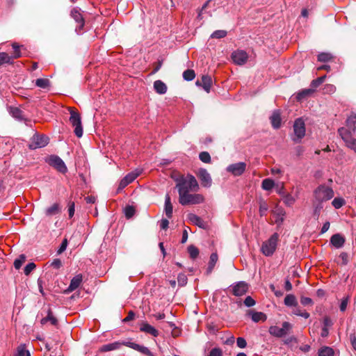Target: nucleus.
Returning <instances> with one entry per match:
<instances>
[{
	"label": "nucleus",
	"instance_id": "nucleus-1",
	"mask_svg": "<svg viewBox=\"0 0 356 356\" xmlns=\"http://www.w3.org/2000/svg\"><path fill=\"white\" fill-rule=\"evenodd\" d=\"M176 188L178 189L179 196L190 191H197L199 190V184L195 177L188 174L186 177H181L177 181Z\"/></svg>",
	"mask_w": 356,
	"mask_h": 356
},
{
	"label": "nucleus",
	"instance_id": "nucleus-2",
	"mask_svg": "<svg viewBox=\"0 0 356 356\" xmlns=\"http://www.w3.org/2000/svg\"><path fill=\"white\" fill-rule=\"evenodd\" d=\"M334 195V193L332 188L324 184L318 186L314 192L315 201L322 203L331 200Z\"/></svg>",
	"mask_w": 356,
	"mask_h": 356
},
{
	"label": "nucleus",
	"instance_id": "nucleus-3",
	"mask_svg": "<svg viewBox=\"0 0 356 356\" xmlns=\"http://www.w3.org/2000/svg\"><path fill=\"white\" fill-rule=\"evenodd\" d=\"M279 240V234L274 233L267 241H264L261 245V252L266 257H270L275 252Z\"/></svg>",
	"mask_w": 356,
	"mask_h": 356
},
{
	"label": "nucleus",
	"instance_id": "nucleus-4",
	"mask_svg": "<svg viewBox=\"0 0 356 356\" xmlns=\"http://www.w3.org/2000/svg\"><path fill=\"white\" fill-rule=\"evenodd\" d=\"M293 128L294 136L292 137V140L296 143H298L305 137L306 132L305 123L303 118H297L293 123Z\"/></svg>",
	"mask_w": 356,
	"mask_h": 356
},
{
	"label": "nucleus",
	"instance_id": "nucleus-5",
	"mask_svg": "<svg viewBox=\"0 0 356 356\" xmlns=\"http://www.w3.org/2000/svg\"><path fill=\"white\" fill-rule=\"evenodd\" d=\"M204 197L201 194L184 193L179 196V202L181 205L197 204L204 202Z\"/></svg>",
	"mask_w": 356,
	"mask_h": 356
},
{
	"label": "nucleus",
	"instance_id": "nucleus-6",
	"mask_svg": "<svg viewBox=\"0 0 356 356\" xmlns=\"http://www.w3.org/2000/svg\"><path fill=\"white\" fill-rule=\"evenodd\" d=\"M70 122L74 127V132L78 138L83 136V127L81 125V120L80 114L70 108Z\"/></svg>",
	"mask_w": 356,
	"mask_h": 356
},
{
	"label": "nucleus",
	"instance_id": "nucleus-7",
	"mask_svg": "<svg viewBox=\"0 0 356 356\" xmlns=\"http://www.w3.org/2000/svg\"><path fill=\"white\" fill-rule=\"evenodd\" d=\"M291 328L292 325L290 323L285 321L282 323V327H279L276 325L270 326L268 329V332L273 337L282 338L286 336Z\"/></svg>",
	"mask_w": 356,
	"mask_h": 356
},
{
	"label": "nucleus",
	"instance_id": "nucleus-8",
	"mask_svg": "<svg viewBox=\"0 0 356 356\" xmlns=\"http://www.w3.org/2000/svg\"><path fill=\"white\" fill-rule=\"evenodd\" d=\"M49 143L48 137L44 135L35 134L31 139L29 147L31 149H35L45 147Z\"/></svg>",
	"mask_w": 356,
	"mask_h": 356
},
{
	"label": "nucleus",
	"instance_id": "nucleus-9",
	"mask_svg": "<svg viewBox=\"0 0 356 356\" xmlns=\"http://www.w3.org/2000/svg\"><path fill=\"white\" fill-rule=\"evenodd\" d=\"M47 161L51 166L54 167L59 172L63 174L67 172V168L64 161L59 156L51 155L47 159Z\"/></svg>",
	"mask_w": 356,
	"mask_h": 356
},
{
	"label": "nucleus",
	"instance_id": "nucleus-10",
	"mask_svg": "<svg viewBox=\"0 0 356 356\" xmlns=\"http://www.w3.org/2000/svg\"><path fill=\"white\" fill-rule=\"evenodd\" d=\"M231 287L232 293L235 296H242L248 290V284L244 281L237 282L233 284Z\"/></svg>",
	"mask_w": 356,
	"mask_h": 356
},
{
	"label": "nucleus",
	"instance_id": "nucleus-11",
	"mask_svg": "<svg viewBox=\"0 0 356 356\" xmlns=\"http://www.w3.org/2000/svg\"><path fill=\"white\" fill-rule=\"evenodd\" d=\"M197 177L201 181V184L204 187L209 188L211 186L212 179L209 175V173L207 172V170L204 168H200L198 170V171L196 173Z\"/></svg>",
	"mask_w": 356,
	"mask_h": 356
},
{
	"label": "nucleus",
	"instance_id": "nucleus-12",
	"mask_svg": "<svg viewBox=\"0 0 356 356\" xmlns=\"http://www.w3.org/2000/svg\"><path fill=\"white\" fill-rule=\"evenodd\" d=\"M245 169L246 163L244 162H238L228 165L227 171L234 176H240L245 172Z\"/></svg>",
	"mask_w": 356,
	"mask_h": 356
},
{
	"label": "nucleus",
	"instance_id": "nucleus-13",
	"mask_svg": "<svg viewBox=\"0 0 356 356\" xmlns=\"http://www.w3.org/2000/svg\"><path fill=\"white\" fill-rule=\"evenodd\" d=\"M248 54L243 50H237L232 54L233 62L236 65H243L248 60Z\"/></svg>",
	"mask_w": 356,
	"mask_h": 356
},
{
	"label": "nucleus",
	"instance_id": "nucleus-14",
	"mask_svg": "<svg viewBox=\"0 0 356 356\" xmlns=\"http://www.w3.org/2000/svg\"><path fill=\"white\" fill-rule=\"evenodd\" d=\"M71 17L78 24V26L76 28V31L78 33H80L83 29L85 24L82 14L80 13V10L78 8H74L71 11Z\"/></svg>",
	"mask_w": 356,
	"mask_h": 356
},
{
	"label": "nucleus",
	"instance_id": "nucleus-15",
	"mask_svg": "<svg viewBox=\"0 0 356 356\" xmlns=\"http://www.w3.org/2000/svg\"><path fill=\"white\" fill-rule=\"evenodd\" d=\"M124 344L135 350H137L142 354H144L147 356H155L149 350L148 348L139 345L138 343H134V342H125Z\"/></svg>",
	"mask_w": 356,
	"mask_h": 356
},
{
	"label": "nucleus",
	"instance_id": "nucleus-16",
	"mask_svg": "<svg viewBox=\"0 0 356 356\" xmlns=\"http://www.w3.org/2000/svg\"><path fill=\"white\" fill-rule=\"evenodd\" d=\"M196 85L202 86L206 92H209L212 85V79L210 76L203 75L200 80L196 81Z\"/></svg>",
	"mask_w": 356,
	"mask_h": 356
},
{
	"label": "nucleus",
	"instance_id": "nucleus-17",
	"mask_svg": "<svg viewBox=\"0 0 356 356\" xmlns=\"http://www.w3.org/2000/svg\"><path fill=\"white\" fill-rule=\"evenodd\" d=\"M83 280V276L81 274L76 275L70 281V284L67 289L65 290V293H71L76 290L81 285Z\"/></svg>",
	"mask_w": 356,
	"mask_h": 356
},
{
	"label": "nucleus",
	"instance_id": "nucleus-18",
	"mask_svg": "<svg viewBox=\"0 0 356 356\" xmlns=\"http://www.w3.org/2000/svg\"><path fill=\"white\" fill-rule=\"evenodd\" d=\"M345 241V238L340 234H335L330 238V243L337 249L342 248Z\"/></svg>",
	"mask_w": 356,
	"mask_h": 356
},
{
	"label": "nucleus",
	"instance_id": "nucleus-19",
	"mask_svg": "<svg viewBox=\"0 0 356 356\" xmlns=\"http://www.w3.org/2000/svg\"><path fill=\"white\" fill-rule=\"evenodd\" d=\"M248 315L251 317L252 321L255 323H258L259 321L264 322L267 317L266 315L261 312H255L254 310H249L248 312Z\"/></svg>",
	"mask_w": 356,
	"mask_h": 356
},
{
	"label": "nucleus",
	"instance_id": "nucleus-20",
	"mask_svg": "<svg viewBox=\"0 0 356 356\" xmlns=\"http://www.w3.org/2000/svg\"><path fill=\"white\" fill-rule=\"evenodd\" d=\"M140 330L154 337H157L159 335V331L147 323H142L140 327Z\"/></svg>",
	"mask_w": 356,
	"mask_h": 356
},
{
	"label": "nucleus",
	"instance_id": "nucleus-21",
	"mask_svg": "<svg viewBox=\"0 0 356 356\" xmlns=\"http://www.w3.org/2000/svg\"><path fill=\"white\" fill-rule=\"evenodd\" d=\"M188 219L191 223L198 226L200 228L204 229L206 227L205 222L200 217L194 213L188 214Z\"/></svg>",
	"mask_w": 356,
	"mask_h": 356
},
{
	"label": "nucleus",
	"instance_id": "nucleus-22",
	"mask_svg": "<svg viewBox=\"0 0 356 356\" xmlns=\"http://www.w3.org/2000/svg\"><path fill=\"white\" fill-rule=\"evenodd\" d=\"M270 122L274 129H278L281 126V116L280 111H274L270 117Z\"/></svg>",
	"mask_w": 356,
	"mask_h": 356
},
{
	"label": "nucleus",
	"instance_id": "nucleus-23",
	"mask_svg": "<svg viewBox=\"0 0 356 356\" xmlns=\"http://www.w3.org/2000/svg\"><path fill=\"white\" fill-rule=\"evenodd\" d=\"M61 211V207L58 203H54L45 210L47 216H52L58 214Z\"/></svg>",
	"mask_w": 356,
	"mask_h": 356
},
{
	"label": "nucleus",
	"instance_id": "nucleus-24",
	"mask_svg": "<svg viewBox=\"0 0 356 356\" xmlns=\"http://www.w3.org/2000/svg\"><path fill=\"white\" fill-rule=\"evenodd\" d=\"M172 210H173V207H172V204L171 203L170 197V195L168 194H167L165 195V208H164V211H165L166 216L168 218H172Z\"/></svg>",
	"mask_w": 356,
	"mask_h": 356
},
{
	"label": "nucleus",
	"instance_id": "nucleus-25",
	"mask_svg": "<svg viewBox=\"0 0 356 356\" xmlns=\"http://www.w3.org/2000/svg\"><path fill=\"white\" fill-rule=\"evenodd\" d=\"M155 91L160 95H163L167 92V86L165 83L161 80L155 81L154 83Z\"/></svg>",
	"mask_w": 356,
	"mask_h": 356
},
{
	"label": "nucleus",
	"instance_id": "nucleus-26",
	"mask_svg": "<svg viewBox=\"0 0 356 356\" xmlns=\"http://www.w3.org/2000/svg\"><path fill=\"white\" fill-rule=\"evenodd\" d=\"M121 345H122V343L120 342H114V343H111L105 344L100 348V351L101 352H108V351L114 350L120 348Z\"/></svg>",
	"mask_w": 356,
	"mask_h": 356
},
{
	"label": "nucleus",
	"instance_id": "nucleus-27",
	"mask_svg": "<svg viewBox=\"0 0 356 356\" xmlns=\"http://www.w3.org/2000/svg\"><path fill=\"white\" fill-rule=\"evenodd\" d=\"M338 133L342 140L345 142H346L348 140H350L352 138L351 132L345 127H341L338 129Z\"/></svg>",
	"mask_w": 356,
	"mask_h": 356
},
{
	"label": "nucleus",
	"instance_id": "nucleus-28",
	"mask_svg": "<svg viewBox=\"0 0 356 356\" xmlns=\"http://www.w3.org/2000/svg\"><path fill=\"white\" fill-rule=\"evenodd\" d=\"M318 356H334V352L331 347L323 346L318 350Z\"/></svg>",
	"mask_w": 356,
	"mask_h": 356
},
{
	"label": "nucleus",
	"instance_id": "nucleus-29",
	"mask_svg": "<svg viewBox=\"0 0 356 356\" xmlns=\"http://www.w3.org/2000/svg\"><path fill=\"white\" fill-rule=\"evenodd\" d=\"M10 114L15 119L22 120H23V112L17 107H10L9 108Z\"/></svg>",
	"mask_w": 356,
	"mask_h": 356
},
{
	"label": "nucleus",
	"instance_id": "nucleus-30",
	"mask_svg": "<svg viewBox=\"0 0 356 356\" xmlns=\"http://www.w3.org/2000/svg\"><path fill=\"white\" fill-rule=\"evenodd\" d=\"M314 92V89H313L312 88H307V89H304L301 91H300L298 94H297V99L299 100V101H301L303 99L306 98L307 97L311 95L312 94H313Z\"/></svg>",
	"mask_w": 356,
	"mask_h": 356
},
{
	"label": "nucleus",
	"instance_id": "nucleus-31",
	"mask_svg": "<svg viewBox=\"0 0 356 356\" xmlns=\"http://www.w3.org/2000/svg\"><path fill=\"white\" fill-rule=\"evenodd\" d=\"M284 304L289 307L296 306L298 304L296 298L295 296H293V294L286 295V296L284 298Z\"/></svg>",
	"mask_w": 356,
	"mask_h": 356
},
{
	"label": "nucleus",
	"instance_id": "nucleus-32",
	"mask_svg": "<svg viewBox=\"0 0 356 356\" xmlns=\"http://www.w3.org/2000/svg\"><path fill=\"white\" fill-rule=\"evenodd\" d=\"M35 85L36 86L42 88L46 89L48 88L50 86V81L48 79H38L35 81Z\"/></svg>",
	"mask_w": 356,
	"mask_h": 356
},
{
	"label": "nucleus",
	"instance_id": "nucleus-33",
	"mask_svg": "<svg viewBox=\"0 0 356 356\" xmlns=\"http://www.w3.org/2000/svg\"><path fill=\"white\" fill-rule=\"evenodd\" d=\"M15 356H31V353L26 349V345L22 343L17 347Z\"/></svg>",
	"mask_w": 356,
	"mask_h": 356
},
{
	"label": "nucleus",
	"instance_id": "nucleus-34",
	"mask_svg": "<svg viewBox=\"0 0 356 356\" xmlns=\"http://www.w3.org/2000/svg\"><path fill=\"white\" fill-rule=\"evenodd\" d=\"M347 125L353 131H356V115L352 114L350 115L346 121Z\"/></svg>",
	"mask_w": 356,
	"mask_h": 356
},
{
	"label": "nucleus",
	"instance_id": "nucleus-35",
	"mask_svg": "<svg viewBox=\"0 0 356 356\" xmlns=\"http://www.w3.org/2000/svg\"><path fill=\"white\" fill-rule=\"evenodd\" d=\"M275 185L274 181L271 179H265L262 181L261 186L264 190L270 191Z\"/></svg>",
	"mask_w": 356,
	"mask_h": 356
},
{
	"label": "nucleus",
	"instance_id": "nucleus-36",
	"mask_svg": "<svg viewBox=\"0 0 356 356\" xmlns=\"http://www.w3.org/2000/svg\"><path fill=\"white\" fill-rule=\"evenodd\" d=\"M282 199L284 203L288 207L292 206L296 202V199L289 193L284 194Z\"/></svg>",
	"mask_w": 356,
	"mask_h": 356
},
{
	"label": "nucleus",
	"instance_id": "nucleus-37",
	"mask_svg": "<svg viewBox=\"0 0 356 356\" xmlns=\"http://www.w3.org/2000/svg\"><path fill=\"white\" fill-rule=\"evenodd\" d=\"M217 261H218V254L216 253H212L210 256V260H209V266H208V269H207L209 273H211Z\"/></svg>",
	"mask_w": 356,
	"mask_h": 356
},
{
	"label": "nucleus",
	"instance_id": "nucleus-38",
	"mask_svg": "<svg viewBox=\"0 0 356 356\" xmlns=\"http://www.w3.org/2000/svg\"><path fill=\"white\" fill-rule=\"evenodd\" d=\"M13 59L7 53H0V66L4 63H12Z\"/></svg>",
	"mask_w": 356,
	"mask_h": 356
},
{
	"label": "nucleus",
	"instance_id": "nucleus-39",
	"mask_svg": "<svg viewBox=\"0 0 356 356\" xmlns=\"http://www.w3.org/2000/svg\"><path fill=\"white\" fill-rule=\"evenodd\" d=\"M345 204L346 201L342 197H335L332 202V206L337 209L341 208Z\"/></svg>",
	"mask_w": 356,
	"mask_h": 356
},
{
	"label": "nucleus",
	"instance_id": "nucleus-40",
	"mask_svg": "<svg viewBox=\"0 0 356 356\" xmlns=\"http://www.w3.org/2000/svg\"><path fill=\"white\" fill-rule=\"evenodd\" d=\"M188 252L191 259H195L199 255V250L193 245H191L188 247Z\"/></svg>",
	"mask_w": 356,
	"mask_h": 356
},
{
	"label": "nucleus",
	"instance_id": "nucleus-41",
	"mask_svg": "<svg viewBox=\"0 0 356 356\" xmlns=\"http://www.w3.org/2000/svg\"><path fill=\"white\" fill-rule=\"evenodd\" d=\"M140 172L139 170L136 172H131L129 174H127L124 177V179H125L128 184H129L132 181H134L137 177L140 175Z\"/></svg>",
	"mask_w": 356,
	"mask_h": 356
},
{
	"label": "nucleus",
	"instance_id": "nucleus-42",
	"mask_svg": "<svg viewBox=\"0 0 356 356\" xmlns=\"http://www.w3.org/2000/svg\"><path fill=\"white\" fill-rule=\"evenodd\" d=\"M326 79V75L320 76L316 79H314L311 83V87L315 90V88H318L321 84H322Z\"/></svg>",
	"mask_w": 356,
	"mask_h": 356
},
{
	"label": "nucleus",
	"instance_id": "nucleus-43",
	"mask_svg": "<svg viewBox=\"0 0 356 356\" xmlns=\"http://www.w3.org/2000/svg\"><path fill=\"white\" fill-rule=\"evenodd\" d=\"M332 59V56L330 53L323 52L318 55V60L319 62H327Z\"/></svg>",
	"mask_w": 356,
	"mask_h": 356
},
{
	"label": "nucleus",
	"instance_id": "nucleus-44",
	"mask_svg": "<svg viewBox=\"0 0 356 356\" xmlns=\"http://www.w3.org/2000/svg\"><path fill=\"white\" fill-rule=\"evenodd\" d=\"M135 209L133 206L128 205L124 209V213L127 218H132L135 214Z\"/></svg>",
	"mask_w": 356,
	"mask_h": 356
},
{
	"label": "nucleus",
	"instance_id": "nucleus-45",
	"mask_svg": "<svg viewBox=\"0 0 356 356\" xmlns=\"http://www.w3.org/2000/svg\"><path fill=\"white\" fill-rule=\"evenodd\" d=\"M195 74L193 70H186L183 72V78L186 81H192L194 79Z\"/></svg>",
	"mask_w": 356,
	"mask_h": 356
},
{
	"label": "nucleus",
	"instance_id": "nucleus-46",
	"mask_svg": "<svg viewBox=\"0 0 356 356\" xmlns=\"http://www.w3.org/2000/svg\"><path fill=\"white\" fill-rule=\"evenodd\" d=\"M26 257L24 254H21L17 259H16L14 261V267L15 269L19 270L24 263Z\"/></svg>",
	"mask_w": 356,
	"mask_h": 356
},
{
	"label": "nucleus",
	"instance_id": "nucleus-47",
	"mask_svg": "<svg viewBox=\"0 0 356 356\" xmlns=\"http://www.w3.org/2000/svg\"><path fill=\"white\" fill-rule=\"evenodd\" d=\"M227 35V31L224 30L215 31L211 35L213 38L220 39L223 38Z\"/></svg>",
	"mask_w": 356,
	"mask_h": 356
},
{
	"label": "nucleus",
	"instance_id": "nucleus-48",
	"mask_svg": "<svg viewBox=\"0 0 356 356\" xmlns=\"http://www.w3.org/2000/svg\"><path fill=\"white\" fill-rule=\"evenodd\" d=\"M199 158L202 162L205 163H209L211 162V156L207 152H200L199 154Z\"/></svg>",
	"mask_w": 356,
	"mask_h": 356
},
{
	"label": "nucleus",
	"instance_id": "nucleus-49",
	"mask_svg": "<svg viewBox=\"0 0 356 356\" xmlns=\"http://www.w3.org/2000/svg\"><path fill=\"white\" fill-rule=\"evenodd\" d=\"M314 215L315 217H316L318 218L320 215L321 210L323 209L322 202H316L314 200Z\"/></svg>",
	"mask_w": 356,
	"mask_h": 356
},
{
	"label": "nucleus",
	"instance_id": "nucleus-50",
	"mask_svg": "<svg viewBox=\"0 0 356 356\" xmlns=\"http://www.w3.org/2000/svg\"><path fill=\"white\" fill-rule=\"evenodd\" d=\"M323 90L325 94H332L336 91V87L332 84H326Z\"/></svg>",
	"mask_w": 356,
	"mask_h": 356
},
{
	"label": "nucleus",
	"instance_id": "nucleus-51",
	"mask_svg": "<svg viewBox=\"0 0 356 356\" xmlns=\"http://www.w3.org/2000/svg\"><path fill=\"white\" fill-rule=\"evenodd\" d=\"M13 48L14 49V53H13V55L11 56L12 59L13 60V59L18 58L21 57V52L19 50V47L16 43H13Z\"/></svg>",
	"mask_w": 356,
	"mask_h": 356
},
{
	"label": "nucleus",
	"instance_id": "nucleus-52",
	"mask_svg": "<svg viewBox=\"0 0 356 356\" xmlns=\"http://www.w3.org/2000/svg\"><path fill=\"white\" fill-rule=\"evenodd\" d=\"M36 267V265L33 262L28 264L24 269V272L26 275H29Z\"/></svg>",
	"mask_w": 356,
	"mask_h": 356
},
{
	"label": "nucleus",
	"instance_id": "nucleus-53",
	"mask_svg": "<svg viewBox=\"0 0 356 356\" xmlns=\"http://www.w3.org/2000/svg\"><path fill=\"white\" fill-rule=\"evenodd\" d=\"M346 145L353 150L356 153V139L355 138H350V140H347L345 142Z\"/></svg>",
	"mask_w": 356,
	"mask_h": 356
},
{
	"label": "nucleus",
	"instance_id": "nucleus-54",
	"mask_svg": "<svg viewBox=\"0 0 356 356\" xmlns=\"http://www.w3.org/2000/svg\"><path fill=\"white\" fill-rule=\"evenodd\" d=\"M47 316L48 321H50L51 325H57L58 320L56 319V318H55L53 316L52 312H51L50 309H49L48 311H47Z\"/></svg>",
	"mask_w": 356,
	"mask_h": 356
},
{
	"label": "nucleus",
	"instance_id": "nucleus-55",
	"mask_svg": "<svg viewBox=\"0 0 356 356\" xmlns=\"http://www.w3.org/2000/svg\"><path fill=\"white\" fill-rule=\"evenodd\" d=\"M348 301H349V297L348 296L345 297V298H343L341 300V304L339 305V308H340V311L341 312H345L346 311V309L347 308V305H348Z\"/></svg>",
	"mask_w": 356,
	"mask_h": 356
},
{
	"label": "nucleus",
	"instance_id": "nucleus-56",
	"mask_svg": "<svg viewBox=\"0 0 356 356\" xmlns=\"http://www.w3.org/2000/svg\"><path fill=\"white\" fill-rule=\"evenodd\" d=\"M244 305L248 307H250L255 305L256 302L255 300L251 297V296H247L244 300Z\"/></svg>",
	"mask_w": 356,
	"mask_h": 356
},
{
	"label": "nucleus",
	"instance_id": "nucleus-57",
	"mask_svg": "<svg viewBox=\"0 0 356 356\" xmlns=\"http://www.w3.org/2000/svg\"><path fill=\"white\" fill-rule=\"evenodd\" d=\"M293 314L296 316L303 317L305 318H308L310 316V314L307 312H301L299 309H296L293 311Z\"/></svg>",
	"mask_w": 356,
	"mask_h": 356
},
{
	"label": "nucleus",
	"instance_id": "nucleus-58",
	"mask_svg": "<svg viewBox=\"0 0 356 356\" xmlns=\"http://www.w3.org/2000/svg\"><path fill=\"white\" fill-rule=\"evenodd\" d=\"M323 327L329 328L330 327L332 326L333 322L329 316H326L323 318Z\"/></svg>",
	"mask_w": 356,
	"mask_h": 356
},
{
	"label": "nucleus",
	"instance_id": "nucleus-59",
	"mask_svg": "<svg viewBox=\"0 0 356 356\" xmlns=\"http://www.w3.org/2000/svg\"><path fill=\"white\" fill-rule=\"evenodd\" d=\"M300 303L304 306L312 305L313 300L310 298L302 296L300 298Z\"/></svg>",
	"mask_w": 356,
	"mask_h": 356
},
{
	"label": "nucleus",
	"instance_id": "nucleus-60",
	"mask_svg": "<svg viewBox=\"0 0 356 356\" xmlns=\"http://www.w3.org/2000/svg\"><path fill=\"white\" fill-rule=\"evenodd\" d=\"M67 238H64L57 251L58 254L63 253L67 248Z\"/></svg>",
	"mask_w": 356,
	"mask_h": 356
},
{
	"label": "nucleus",
	"instance_id": "nucleus-61",
	"mask_svg": "<svg viewBox=\"0 0 356 356\" xmlns=\"http://www.w3.org/2000/svg\"><path fill=\"white\" fill-rule=\"evenodd\" d=\"M209 356H222V351L219 348H214L211 350Z\"/></svg>",
	"mask_w": 356,
	"mask_h": 356
},
{
	"label": "nucleus",
	"instance_id": "nucleus-62",
	"mask_svg": "<svg viewBox=\"0 0 356 356\" xmlns=\"http://www.w3.org/2000/svg\"><path fill=\"white\" fill-rule=\"evenodd\" d=\"M236 344H237V346L240 348H244L246 347L247 346V343H246V341L244 338L243 337H238L236 339Z\"/></svg>",
	"mask_w": 356,
	"mask_h": 356
},
{
	"label": "nucleus",
	"instance_id": "nucleus-63",
	"mask_svg": "<svg viewBox=\"0 0 356 356\" xmlns=\"http://www.w3.org/2000/svg\"><path fill=\"white\" fill-rule=\"evenodd\" d=\"M75 211V204L74 202H70L68 204V213L69 217L72 218L74 214Z\"/></svg>",
	"mask_w": 356,
	"mask_h": 356
},
{
	"label": "nucleus",
	"instance_id": "nucleus-64",
	"mask_svg": "<svg viewBox=\"0 0 356 356\" xmlns=\"http://www.w3.org/2000/svg\"><path fill=\"white\" fill-rule=\"evenodd\" d=\"M62 262L60 259H55L54 261L51 263V266H52L54 268L58 269L61 267Z\"/></svg>",
	"mask_w": 356,
	"mask_h": 356
}]
</instances>
